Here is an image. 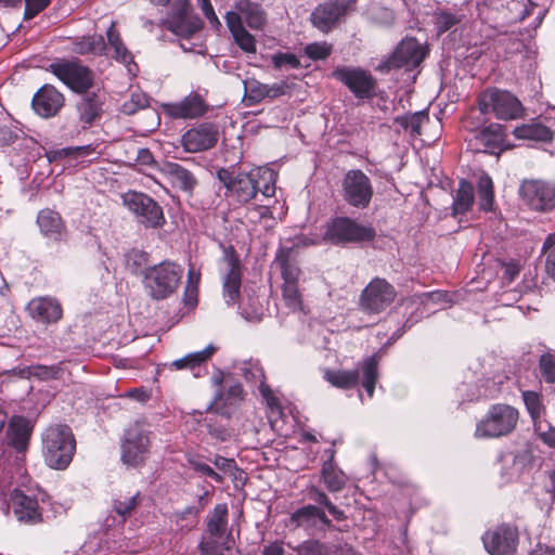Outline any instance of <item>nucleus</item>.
<instances>
[{
	"mask_svg": "<svg viewBox=\"0 0 555 555\" xmlns=\"http://www.w3.org/2000/svg\"><path fill=\"white\" fill-rule=\"evenodd\" d=\"M217 178L225 188V196L236 204L244 205L256 198L258 193L263 197L275 194L278 173L269 167H256L248 172L238 171L235 166L220 168Z\"/></svg>",
	"mask_w": 555,
	"mask_h": 555,
	"instance_id": "1",
	"label": "nucleus"
},
{
	"mask_svg": "<svg viewBox=\"0 0 555 555\" xmlns=\"http://www.w3.org/2000/svg\"><path fill=\"white\" fill-rule=\"evenodd\" d=\"M75 438L67 425H53L42 433V455L53 469H65L73 460Z\"/></svg>",
	"mask_w": 555,
	"mask_h": 555,
	"instance_id": "2",
	"label": "nucleus"
},
{
	"mask_svg": "<svg viewBox=\"0 0 555 555\" xmlns=\"http://www.w3.org/2000/svg\"><path fill=\"white\" fill-rule=\"evenodd\" d=\"M183 268L173 261L165 260L145 268L143 285L154 300H164L175 294L181 283Z\"/></svg>",
	"mask_w": 555,
	"mask_h": 555,
	"instance_id": "3",
	"label": "nucleus"
},
{
	"mask_svg": "<svg viewBox=\"0 0 555 555\" xmlns=\"http://www.w3.org/2000/svg\"><path fill=\"white\" fill-rule=\"evenodd\" d=\"M77 37L73 51L82 55H105L125 64L131 75L138 72L132 54L128 51L120 37Z\"/></svg>",
	"mask_w": 555,
	"mask_h": 555,
	"instance_id": "4",
	"label": "nucleus"
},
{
	"mask_svg": "<svg viewBox=\"0 0 555 555\" xmlns=\"http://www.w3.org/2000/svg\"><path fill=\"white\" fill-rule=\"evenodd\" d=\"M152 444V431L144 422L137 421L124 431L120 460L128 467H139L146 461Z\"/></svg>",
	"mask_w": 555,
	"mask_h": 555,
	"instance_id": "5",
	"label": "nucleus"
},
{
	"mask_svg": "<svg viewBox=\"0 0 555 555\" xmlns=\"http://www.w3.org/2000/svg\"><path fill=\"white\" fill-rule=\"evenodd\" d=\"M519 418L518 411L508 404L490 406L487 414L476 424L475 437L494 439L514 431Z\"/></svg>",
	"mask_w": 555,
	"mask_h": 555,
	"instance_id": "6",
	"label": "nucleus"
},
{
	"mask_svg": "<svg viewBox=\"0 0 555 555\" xmlns=\"http://www.w3.org/2000/svg\"><path fill=\"white\" fill-rule=\"evenodd\" d=\"M224 20L231 35H251L245 29V24L254 30H262L268 16L260 3L250 0H234L232 10L228 11Z\"/></svg>",
	"mask_w": 555,
	"mask_h": 555,
	"instance_id": "7",
	"label": "nucleus"
},
{
	"mask_svg": "<svg viewBox=\"0 0 555 555\" xmlns=\"http://www.w3.org/2000/svg\"><path fill=\"white\" fill-rule=\"evenodd\" d=\"M478 107L482 114H493L495 118L502 120L519 118L524 112L522 104L514 94L496 88H490L480 93Z\"/></svg>",
	"mask_w": 555,
	"mask_h": 555,
	"instance_id": "8",
	"label": "nucleus"
},
{
	"mask_svg": "<svg viewBox=\"0 0 555 555\" xmlns=\"http://www.w3.org/2000/svg\"><path fill=\"white\" fill-rule=\"evenodd\" d=\"M203 20L194 12L189 0H173L159 27L173 35H195L202 30Z\"/></svg>",
	"mask_w": 555,
	"mask_h": 555,
	"instance_id": "9",
	"label": "nucleus"
},
{
	"mask_svg": "<svg viewBox=\"0 0 555 555\" xmlns=\"http://www.w3.org/2000/svg\"><path fill=\"white\" fill-rule=\"evenodd\" d=\"M358 0H326L310 15L311 23L322 33H330L357 11Z\"/></svg>",
	"mask_w": 555,
	"mask_h": 555,
	"instance_id": "10",
	"label": "nucleus"
},
{
	"mask_svg": "<svg viewBox=\"0 0 555 555\" xmlns=\"http://www.w3.org/2000/svg\"><path fill=\"white\" fill-rule=\"evenodd\" d=\"M122 204L145 228L157 229L165 223L162 206L142 192L128 191L122 195Z\"/></svg>",
	"mask_w": 555,
	"mask_h": 555,
	"instance_id": "11",
	"label": "nucleus"
},
{
	"mask_svg": "<svg viewBox=\"0 0 555 555\" xmlns=\"http://www.w3.org/2000/svg\"><path fill=\"white\" fill-rule=\"evenodd\" d=\"M375 231L348 217H336L326 227L324 238L336 245L371 241Z\"/></svg>",
	"mask_w": 555,
	"mask_h": 555,
	"instance_id": "12",
	"label": "nucleus"
},
{
	"mask_svg": "<svg viewBox=\"0 0 555 555\" xmlns=\"http://www.w3.org/2000/svg\"><path fill=\"white\" fill-rule=\"evenodd\" d=\"M48 70L76 93L88 91L93 86L92 72L79 61H55Z\"/></svg>",
	"mask_w": 555,
	"mask_h": 555,
	"instance_id": "13",
	"label": "nucleus"
},
{
	"mask_svg": "<svg viewBox=\"0 0 555 555\" xmlns=\"http://www.w3.org/2000/svg\"><path fill=\"white\" fill-rule=\"evenodd\" d=\"M371 179L360 169L346 172L341 181V196L344 201L354 208H366L373 197Z\"/></svg>",
	"mask_w": 555,
	"mask_h": 555,
	"instance_id": "14",
	"label": "nucleus"
},
{
	"mask_svg": "<svg viewBox=\"0 0 555 555\" xmlns=\"http://www.w3.org/2000/svg\"><path fill=\"white\" fill-rule=\"evenodd\" d=\"M427 54L428 47L425 43H421L415 37H404L389 60L379 64L378 68L382 72L399 67L412 69L417 67Z\"/></svg>",
	"mask_w": 555,
	"mask_h": 555,
	"instance_id": "15",
	"label": "nucleus"
},
{
	"mask_svg": "<svg viewBox=\"0 0 555 555\" xmlns=\"http://www.w3.org/2000/svg\"><path fill=\"white\" fill-rule=\"evenodd\" d=\"M519 195L530 209L547 212L555 208V186L542 180H525Z\"/></svg>",
	"mask_w": 555,
	"mask_h": 555,
	"instance_id": "16",
	"label": "nucleus"
},
{
	"mask_svg": "<svg viewBox=\"0 0 555 555\" xmlns=\"http://www.w3.org/2000/svg\"><path fill=\"white\" fill-rule=\"evenodd\" d=\"M332 77L344 83L357 98L367 99L374 93L375 80L361 67L338 66Z\"/></svg>",
	"mask_w": 555,
	"mask_h": 555,
	"instance_id": "17",
	"label": "nucleus"
},
{
	"mask_svg": "<svg viewBox=\"0 0 555 555\" xmlns=\"http://www.w3.org/2000/svg\"><path fill=\"white\" fill-rule=\"evenodd\" d=\"M482 542L491 555H514L518 544V531L509 525H501L488 530Z\"/></svg>",
	"mask_w": 555,
	"mask_h": 555,
	"instance_id": "18",
	"label": "nucleus"
},
{
	"mask_svg": "<svg viewBox=\"0 0 555 555\" xmlns=\"http://www.w3.org/2000/svg\"><path fill=\"white\" fill-rule=\"evenodd\" d=\"M159 178L155 182L162 184V180L171 188L184 193H192L197 184L195 176L184 166L173 162H162L157 165Z\"/></svg>",
	"mask_w": 555,
	"mask_h": 555,
	"instance_id": "19",
	"label": "nucleus"
},
{
	"mask_svg": "<svg viewBox=\"0 0 555 555\" xmlns=\"http://www.w3.org/2000/svg\"><path fill=\"white\" fill-rule=\"evenodd\" d=\"M396 291L386 280L374 279L363 289L361 305L369 312H380L395 299Z\"/></svg>",
	"mask_w": 555,
	"mask_h": 555,
	"instance_id": "20",
	"label": "nucleus"
},
{
	"mask_svg": "<svg viewBox=\"0 0 555 555\" xmlns=\"http://www.w3.org/2000/svg\"><path fill=\"white\" fill-rule=\"evenodd\" d=\"M219 140L218 126L212 122H202L189 129L181 138V144L188 153H198L210 150Z\"/></svg>",
	"mask_w": 555,
	"mask_h": 555,
	"instance_id": "21",
	"label": "nucleus"
},
{
	"mask_svg": "<svg viewBox=\"0 0 555 555\" xmlns=\"http://www.w3.org/2000/svg\"><path fill=\"white\" fill-rule=\"evenodd\" d=\"M223 261L228 267V272L223 279V297L228 305H234L240 297L242 273L240 260L233 247L224 249Z\"/></svg>",
	"mask_w": 555,
	"mask_h": 555,
	"instance_id": "22",
	"label": "nucleus"
},
{
	"mask_svg": "<svg viewBox=\"0 0 555 555\" xmlns=\"http://www.w3.org/2000/svg\"><path fill=\"white\" fill-rule=\"evenodd\" d=\"M289 524L295 528H305L310 531H322L331 527V520L325 512L312 504L296 509L289 517Z\"/></svg>",
	"mask_w": 555,
	"mask_h": 555,
	"instance_id": "23",
	"label": "nucleus"
},
{
	"mask_svg": "<svg viewBox=\"0 0 555 555\" xmlns=\"http://www.w3.org/2000/svg\"><path fill=\"white\" fill-rule=\"evenodd\" d=\"M13 514L20 522L35 525L42 520V513L38 501L31 495L15 489L11 494Z\"/></svg>",
	"mask_w": 555,
	"mask_h": 555,
	"instance_id": "24",
	"label": "nucleus"
},
{
	"mask_svg": "<svg viewBox=\"0 0 555 555\" xmlns=\"http://www.w3.org/2000/svg\"><path fill=\"white\" fill-rule=\"evenodd\" d=\"M80 100L76 104L79 121L82 128L90 127L100 118L103 112L104 93L101 90L85 91L80 93Z\"/></svg>",
	"mask_w": 555,
	"mask_h": 555,
	"instance_id": "25",
	"label": "nucleus"
},
{
	"mask_svg": "<svg viewBox=\"0 0 555 555\" xmlns=\"http://www.w3.org/2000/svg\"><path fill=\"white\" fill-rule=\"evenodd\" d=\"M64 105V96L53 86H42L33 96L31 106L36 114L49 118L54 116Z\"/></svg>",
	"mask_w": 555,
	"mask_h": 555,
	"instance_id": "26",
	"label": "nucleus"
},
{
	"mask_svg": "<svg viewBox=\"0 0 555 555\" xmlns=\"http://www.w3.org/2000/svg\"><path fill=\"white\" fill-rule=\"evenodd\" d=\"M26 309L35 321L42 324L56 323L63 314L60 301L49 296L31 299Z\"/></svg>",
	"mask_w": 555,
	"mask_h": 555,
	"instance_id": "27",
	"label": "nucleus"
},
{
	"mask_svg": "<svg viewBox=\"0 0 555 555\" xmlns=\"http://www.w3.org/2000/svg\"><path fill=\"white\" fill-rule=\"evenodd\" d=\"M296 555H361L347 543H322L307 540L294 548Z\"/></svg>",
	"mask_w": 555,
	"mask_h": 555,
	"instance_id": "28",
	"label": "nucleus"
},
{
	"mask_svg": "<svg viewBox=\"0 0 555 555\" xmlns=\"http://www.w3.org/2000/svg\"><path fill=\"white\" fill-rule=\"evenodd\" d=\"M207 106L197 93H191L182 101L165 105V112L172 118H195L205 114Z\"/></svg>",
	"mask_w": 555,
	"mask_h": 555,
	"instance_id": "29",
	"label": "nucleus"
},
{
	"mask_svg": "<svg viewBox=\"0 0 555 555\" xmlns=\"http://www.w3.org/2000/svg\"><path fill=\"white\" fill-rule=\"evenodd\" d=\"M489 5L501 10L503 18L508 23L521 22L538 9L530 0H488Z\"/></svg>",
	"mask_w": 555,
	"mask_h": 555,
	"instance_id": "30",
	"label": "nucleus"
},
{
	"mask_svg": "<svg viewBox=\"0 0 555 555\" xmlns=\"http://www.w3.org/2000/svg\"><path fill=\"white\" fill-rule=\"evenodd\" d=\"M475 141V150L486 153H495L501 150L505 141L504 128L500 124H490L482 130L475 132L472 141Z\"/></svg>",
	"mask_w": 555,
	"mask_h": 555,
	"instance_id": "31",
	"label": "nucleus"
},
{
	"mask_svg": "<svg viewBox=\"0 0 555 555\" xmlns=\"http://www.w3.org/2000/svg\"><path fill=\"white\" fill-rule=\"evenodd\" d=\"M325 453L328 457L322 464L321 480L328 491L338 492L346 486L348 477L334 461L335 450L327 449Z\"/></svg>",
	"mask_w": 555,
	"mask_h": 555,
	"instance_id": "32",
	"label": "nucleus"
},
{
	"mask_svg": "<svg viewBox=\"0 0 555 555\" xmlns=\"http://www.w3.org/2000/svg\"><path fill=\"white\" fill-rule=\"evenodd\" d=\"M241 371L247 382L258 384V389L268 406L272 410L278 409L279 400L273 395L272 389L264 383V373L260 364L249 361L243 364Z\"/></svg>",
	"mask_w": 555,
	"mask_h": 555,
	"instance_id": "33",
	"label": "nucleus"
},
{
	"mask_svg": "<svg viewBox=\"0 0 555 555\" xmlns=\"http://www.w3.org/2000/svg\"><path fill=\"white\" fill-rule=\"evenodd\" d=\"M33 431L30 422L23 416H13L8 426V443L18 452H24Z\"/></svg>",
	"mask_w": 555,
	"mask_h": 555,
	"instance_id": "34",
	"label": "nucleus"
},
{
	"mask_svg": "<svg viewBox=\"0 0 555 555\" xmlns=\"http://www.w3.org/2000/svg\"><path fill=\"white\" fill-rule=\"evenodd\" d=\"M41 233L51 241H61L65 234V225L59 212L42 209L37 217Z\"/></svg>",
	"mask_w": 555,
	"mask_h": 555,
	"instance_id": "35",
	"label": "nucleus"
},
{
	"mask_svg": "<svg viewBox=\"0 0 555 555\" xmlns=\"http://www.w3.org/2000/svg\"><path fill=\"white\" fill-rule=\"evenodd\" d=\"M465 20L462 9H437L433 14V22L437 28L438 35L452 30Z\"/></svg>",
	"mask_w": 555,
	"mask_h": 555,
	"instance_id": "36",
	"label": "nucleus"
},
{
	"mask_svg": "<svg viewBox=\"0 0 555 555\" xmlns=\"http://www.w3.org/2000/svg\"><path fill=\"white\" fill-rule=\"evenodd\" d=\"M216 350L217 348L214 345H208L201 351L189 353L181 359L172 361L170 366L175 370H195L208 361Z\"/></svg>",
	"mask_w": 555,
	"mask_h": 555,
	"instance_id": "37",
	"label": "nucleus"
},
{
	"mask_svg": "<svg viewBox=\"0 0 555 555\" xmlns=\"http://www.w3.org/2000/svg\"><path fill=\"white\" fill-rule=\"evenodd\" d=\"M228 506L227 504H217L212 512L209 514L207 518V532L214 539H220L225 530L228 525Z\"/></svg>",
	"mask_w": 555,
	"mask_h": 555,
	"instance_id": "38",
	"label": "nucleus"
},
{
	"mask_svg": "<svg viewBox=\"0 0 555 555\" xmlns=\"http://www.w3.org/2000/svg\"><path fill=\"white\" fill-rule=\"evenodd\" d=\"M475 195L473 184L466 180H461L453 197V214H465L472 207Z\"/></svg>",
	"mask_w": 555,
	"mask_h": 555,
	"instance_id": "39",
	"label": "nucleus"
},
{
	"mask_svg": "<svg viewBox=\"0 0 555 555\" xmlns=\"http://www.w3.org/2000/svg\"><path fill=\"white\" fill-rule=\"evenodd\" d=\"M324 378L334 387L341 389H350L359 384L360 374L358 370H326Z\"/></svg>",
	"mask_w": 555,
	"mask_h": 555,
	"instance_id": "40",
	"label": "nucleus"
},
{
	"mask_svg": "<svg viewBox=\"0 0 555 555\" xmlns=\"http://www.w3.org/2000/svg\"><path fill=\"white\" fill-rule=\"evenodd\" d=\"M514 135L517 139L547 142L553 138V132L544 125L530 124L516 127Z\"/></svg>",
	"mask_w": 555,
	"mask_h": 555,
	"instance_id": "41",
	"label": "nucleus"
},
{
	"mask_svg": "<svg viewBox=\"0 0 555 555\" xmlns=\"http://www.w3.org/2000/svg\"><path fill=\"white\" fill-rule=\"evenodd\" d=\"M378 360L376 357H369L363 360L361 364V371H362V386L365 389L367 396L370 398L373 397L375 385L378 379Z\"/></svg>",
	"mask_w": 555,
	"mask_h": 555,
	"instance_id": "42",
	"label": "nucleus"
},
{
	"mask_svg": "<svg viewBox=\"0 0 555 555\" xmlns=\"http://www.w3.org/2000/svg\"><path fill=\"white\" fill-rule=\"evenodd\" d=\"M478 202L480 209L490 211L493 208L494 192L493 182L489 175L482 173L477 183Z\"/></svg>",
	"mask_w": 555,
	"mask_h": 555,
	"instance_id": "43",
	"label": "nucleus"
},
{
	"mask_svg": "<svg viewBox=\"0 0 555 555\" xmlns=\"http://www.w3.org/2000/svg\"><path fill=\"white\" fill-rule=\"evenodd\" d=\"M141 502V495L139 492L131 496L120 498L114 501L113 509L119 516V524H124L133 512L137 509Z\"/></svg>",
	"mask_w": 555,
	"mask_h": 555,
	"instance_id": "44",
	"label": "nucleus"
},
{
	"mask_svg": "<svg viewBox=\"0 0 555 555\" xmlns=\"http://www.w3.org/2000/svg\"><path fill=\"white\" fill-rule=\"evenodd\" d=\"M276 262L279 263L281 274L283 278V285H298L301 271L297 263L289 259V257H278Z\"/></svg>",
	"mask_w": 555,
	"mask_h": 555,
	"instance_id": "45",
	"label": "nucleus"
},
{
	"mask_svg": "<svg viewBox=\"0 0 555 555\" xmlns=\"http://www.w3.org/2000/svg\"><path fill=\"white\" fill-rule=\"evenodd\" d=\"M522 399L526 405V409L532 420L533 425L538 423H542L544 420L541 418L543 413V404L541 402L540 395L535 391H524Z\"/></svg>",
	"mask_w": 555,
	"mask_h": 555,
	"instance_id": "46",
	"label": "nucleus"
},
{
	"mask_svg": "<svg viewBox=\"0 0 555 555\" xmlns=\"http://www.w3.org/2000/svg\"><path fill=\"white\" fill-rule=\"evenodd\" d=\"M308 496L315 503L323 505L327 508L328 513L336 519L341 520L345 518V514L337 506H335L328 499V496L315 486H311L308 489Z\"/></svg>",
	"mask_w": 555,
	"mask_h": 555,
	"instance_id": "47",
	"label": "nucleus"
},
{
	"mask_svg": "<svg viewBox=\"0 0 555 555\" xmlns=\"http://www.w3.org/2000/svg\"><path fill=\"white\" fill-rule=\"evenodd\" d=\"M245 98L249 104H257L268 95V88L266 83H261L256 79L245 80Z\"/></svg>",
	"mask_w": 555,
	"mask_h": 555,
	"instance_id": "48",
	"label": "nucleus"
},
{
	"mask_svg": "<svg viewBox=\"0 0 555 555\" xmlns=\"http://www.w3.org/2000/svg\"><path fill=\"white\" fill-rule=\"evenodd\" d=\"M27 375L34 376L42 380L56 379L62 374V367L60 364L54 365H42L36 364L27 367Z\"/></svg>",
	"mask_w": 555,
	"mask_h": 555,
	"instance_id": "49",
	"label": "nucleus"
},
{
	"mask_svg": "<svg viewBox=\"0 0 555 555\" xmlns=\"http://www.w3.org/2000/svg\"><path fill=\"white\" fill-rule=\"evenodd\" d=\"M282 295L285 305L292 311H299L302 309V298L298 285H283Z\"/></svg>",
	"mask_w": 555,
	"mask_h": 555,
	"instance_id": "50",
	"label": "nucleus"
},
{
	"mask_svg": "<svg viewBox=\"0 0 555 555\" xmlns=\"http://www.w3.org/2000/svg\"><path fill=\"white\" fill-rule=\"evenodd\" d=\"M149 106V96L140 91H135L131 94L130 100L126 101L121 106V112L126 115H133L139 109Z\"/></svg>",
	"mask_w": 555,
	"mask_h": 555,
	"instance_id": "51",
	"label": "nucleus"
},
{
	"mask_svg": "<svg viewBox=\"0 0 555 555\" xmlns=\"http://www.w3.org/2000/svg\"><path fill=\"white\" fill-rule=\"evenodd\" d=\"M177 42L184 52L204 55L206 46L203 37H177Z\"/></svg>",
	"mask_w": 555,
	"mask_h": 555,
	"instance_id": "52",
	"label": "nucleus"
},
{
	"mask_svg": "<svg viewBox=\"0 0 555 555\" xmlns=\"http://www.w3.org/2000/svg\"><path fill=\"white\" fill-rule=\"evenodd\" d=\"M305 54L313 60H325L332 53V46L325 41L309 43L305 47Z\"/></svg>",
	"mask_w": 555,
	"mask_h": 555,
	"instance_id": "53",
	"label": "nucleus"
},
{
	"mask_svg": "<svg viewBox=\"0 0 555 555\" xmlns=\"http://www.w3.org/2000/svg\"><path fill=\"white\" fill-rule=\"evenodd\" d=\"M534 433L539 439L550 448H555V427L548 422L543 421L542 423L534 424Z\"/></svg>",
	"mask_w": 555,
	"mask_h": 555,
	"instance_id": "54",
	"label": "nucleus"
},
{
	"mask_svg": "<svg viewBox=\"0 0 555 555\" xmlns=\"http://www.w3.org/2000/svg\"><path fill=\"white\" fill-rule=\"evenodd\" d=\"M542 376L548 383H555V356L551 353L542 354L539 361Z\"/></svg>",
	"mask_w": 555,
	"mask_h": 555,
	"instance_id": "55",
	"label": "nucleus"
},
{
	"mask_svg": "<svg viewBox=\"0 0 555 555\" xmlns=\"http://www.w3.org/2000/svg\"><path fill=\"white\" fill-rule=\"evenodd\" d=\"M25 1V10H24V20H31L37 14L47 9L51 2V0H24Z\"/></svg>",
	"mask_w": 555,
	"mask_h": 555,
	"instance_id": "56",
	"label": "nucleus"
},
{
	"mask_svg": "<svg viewBox=\"0 0 555 555\" xmlns=\"http://www.w3.org/2000/svg\"><path fill=\"white\" fill-rule=\"evenodd\" d=\"M272 62L276 68H282L284 66L298 68L300 66L299 60L292 53H279L272 57Z\"/></svg>",
	"mask_w": 555,
	"mask_h": 555,
	"instance_id": "57",
	"label": "nucleus"
},
{
	"mask_svg": "<svg viewBox=\"0 0 555 555\" xmlns=\"http://www.w3.org/2000/svg\"><path fill=\"white\" fill-rule=\"evenodd\" d=\"M428 121V114L425 111L410 114V133L412 135L421 134V128Z\"/></svg>",
	"mask_w": 555,
	"mask_h": 555,
	"instance_id": "58",
	"label": "nucleus"
},
{
	"mask_svg": "<svg viewBox=\"0 0 555 555\" xmlns=\"http://www.w3.org/2000/svg\"><path fill=\"white\" fill-rule=\"evenodd\" d=\"M191 464H192V468L195 472L201 473L202 475L211 478L212 480H215L218 483L222 482L221 475L218 474L217 472H215L209 465H207L203 462H198V461H193V462H191Z\"/></svg>",
	"mask_w": 555,
	"mask_h": 555,
	"instance_id": "59",
	"label": "nucleus"
},
{
	"mask_svg": "<svg viewBox=\"0 0 555 555\" xmlns=\"http://www.w3.org/2000/svg\"><path fill=\"white\" fill-rule=\"evenodd\" d=\"M243 399V387L240 383L233 382L227 387L225 402L232 404Z\"/></svg>",
	"mask_w": 555,
	"mask_h": 555,
	"instance_id": "60",
	"label": "nucleus"
},
{
	"mask_svg": "<svg viewBox=\"0 0 555 555\" xmlns=\"http://www.w3.org/2000/svg\"><path fill=\"white\" fill-rule=\"evenodd\" d=\"M235 43L247 53L256 52L255 37H233Z\"/></svg>",
	"mask_w": 555,
	"mask_h": 555,
	"instance_id": "61",
	"label": "nucleus"
},
{
	"mask_svg": "<svg viewBox=\"0 0 555 555\" xmlns=\"http://www.w3.org/2000/svg\"><path fill=\"white\" fill-rule=\"evenodd\" d=\"M543 251L546 253L545 270L555 280V245L548 246Z\"/></svg>",
	"mask_w": 555,
	"mask_h": 555,
	"instance_id": "62",
	"label": "nucleus"
},
{
	"mask_svg": "<svg viewBox=\"0 0 555 555\" xmlns=\"http://www.w3.org/2000/svg\"><path fill=\"white\" fill-rule=\"evenodd\" d=\"M533 452L529 448L521 449L515 454V463L524 467L531 465L533 462Z\"/></svg>",
	"mask_w": 555,
	"mask_h": 555,
	"instance_id": "63",
	"label": "nucleus"
},
{
	"mask_svg": "<svg viewBox=\"0 0 555 555\" xmlns=\"http://www.w3.org/2000/svg\"><path fill=\"white\" fill-rule=\"evenodd\" d=\"M262 555H285L283 542L274 541L266 545L262 550Z\"/></svg>",
	"mask_w": 555,
	"mask_h": 555,
	"instance_id": "64",
	"label": "nucleus"
}]
</instances>
